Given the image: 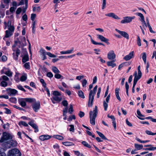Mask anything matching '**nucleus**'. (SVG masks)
Listing matches in <instances>:
<instances>
[{
    "mask_svg": "<svg viewBox=\"0 0 156 156\" xmlns=\"http://www.w3.org/2000/svg\"><path fill=\"white\" fill-rule=\"evenodd\" d=\"M136 140H137V141H138V142L140 143H145L149 142V140H141L140 139L137 137H136Z\"/></svg>",
    "mask_w": 156,
    "mask_h": 156,
    "instance_id": "58836bf2",
    "label": "nucleus"
},
{
    "mask_svg": "<svg viewBox=\"0 0 156 156\" xmlns=\"http://www.w3.org/2000/svg\"><path fill=\"white\" fill-rule=\"evenodd\" d=\"M53 137L59 140H62L64 139L62 136L58 135H54Z\"/></svg>",
    "mask_w": 156,
    "mask_h": 156,
    "instance_id": "72a5a7b5",
    "label": "nucleus"
},
{
    "mask_svg": "<svg viewBox=\"0 0 156 156\" xmlns=\"http://www.w3.org/2000/svg\"><path fill=\"white\" fill-rule=\"evenodd\" d=\"M128 63L127 62H124L121 64H120L118 67V69L120 70L125 65H127V64Z\"/></svg>",
    "mask_w": 156,
    "mask_h": 156,
    "instance_id": "c03bdc74",
    "label": "nucleus"
},
{
    "mask_svg": "<svg viewBox=\"0 0 156 156\" xmlns=\"http://www.w3.org/2000/svg\"><path fill=\"white\" fill-rule=\"evenodd\" d=\"M137 44L139 46H140L141 45V40L139 36H137Z\"/></svg>",
    "mask_w": 156,
    "mask_h": 156,
    "instance_id": "3c124183",
    "label": "nucleus"
},
{
    "mask_svg": "<svg viewBox=\"0 0 156 156\" xmlns=\"http://www.w3.org/2000/svg\"><path fill=\"white\" fill-rule=\"evenodd\" d=\"M120 90V89L119 88H116L115 89V94L116 97L117 98L119 101H121V98L119 95V92Z\"/></svg>",
    "mask_w": 156,
    "mask_h": 156,
    "instance_id": "b1692460",
    "label": "nucleus"
},
{
    "mask_svg": "<svg viewBox=\"0 0 156 156\" xmlns=\"http://www.w3.org/2000/svg\"><path fill=\"white\" fill-rule=\"evenodd\" d=\"M55 78L57 79H59L62 78L63 79V77L60 74L58 73H57L55 75Z\"/></svg>",
    "mask_w": 156,
    "mask_h": 156,
    "instance_id": "a18cd8bd",
    "label": "nucleus"
},
{
    "mask_svg": "<svg viewBox=\"0 0 156 156\" xmlns=\"http://www.w3.org/2000/svg\"><path fill=\"white\" fill-rule=\"evenodd\" d=\"M9 100L10 102H11L12 103H15L16 102V98H13V97H12V98H10L9 99Z\"/></svg>",
    "mask_w": 156,
    "mask_h": 156,
    "instance_id": "09e8293b",
    "label": "nucleus"
},
{
    "mask_svg": "<svg viewBox=\"0 0 156 156\" xmlns=\"http://www.w3.org/2000/svg\"><path fill=\"white\" fill-rule=\"evenodd\" d=\"M15 52H16V56H15V58H16V60H17L18 59L19 55L20 54V51L18 48H16L15 49Z\"/></svg>",
    "mask_w": 156,
    "mask_h": 156,
    "instance_id": "a878e982",
    "label": "nucleus"
},
{
    "mask_svg": "<svg viewBox=\"0 0 156 156\" xmlns=\"http://www.w3.org/2000/svg\"><path fill=\"white\" fill-rule=\"evenodd\" d=\"M12 136L11 135L7 133L4 132L3 133V136L0 140V142H3L5 140L12 139Z\"/></svg>",
    "mask_w": 156,
    "mask_h": 156,
    "instance_id": "0eeeda50",
    "label": "nucleus"
},
{
    "mask_svg": "<svg viewBox=\"0 0 156 156\" xmlns=\"http://www.w3.org/2000/svg\"><path fill=\"white\" fill-rule=\"evenodd\" d=\"M62 104L64 106L67 107L68 105V103L67 101L64 100L62 102Z\"/></svg>",
    "mask_w": 156,
    "mask_h": 156,
    "instance_id": "69168bd1",
    "label": "nucleus"
},
{
    "mask_svg": "<svg viewBox=\"0 0 156 156\" xmlns=\"http://www.w3.org/2000/svg\"><path fill=\"white\" fill-rule=\"evenodd\" d=\"M98 114V107L95 106L94 109L93 111H91L90 112V123L94 125L95 124V120Z\"/></svg>",
    "mask_w": 156,
    "mask_h": 156,
    "instance_id": "7ed1b4c3",
    "label": "nucleus"
},
{
    "mask_svg": "<svg viewBox=\"0 0 156 156\" xmlns=\"http://www.w3.org/2000/svg\"><path fill=\"white\" fill-rule=\"evenodd\" d=\"M25 99L26 102L29 103H33L36 101V100L34 98H26Z\"/></svg>",
    "mask_w": 156,
    "mask_h": 156,
    "instance_id": "f704fd0d",
    "label": "nucleus"
},
{
    "mask_svg": "<svg viewBox=\"0 0 156 156\" xmlns=\"http://www.w3.org/2000/svg\"><path fill=\"white\" fill-rule=\"evenodd\" d=\"M134 146L136 150H139L143 149L142 145L138 144H134Z\"/></svg>",
    "mask_w": 156,
    "mask_h": 156,
    "instance_id": "bb28decb",
    "label": "nucleus"
},
{
    "mask_svg": "<svg viewBox=\"0 0 156 156\" xmlns=\"http://www.w3.org/2000/svg\"><path fill=\"white\" fill-rule=\"evenodd\" d=\"M25 55L23 56L22 61L23 63H25L29 60V56L26 51H25Z\"/></svg>",
    "mask_w": 156,
    "mask_h": 156,
    "instance_id": "6ab92c4d",
    "label": "nucleus"
},
{
    "mask_svg": "<svg viewBox=\"0 0 156 156\" xmlns=\"http://www.w3.org/2000/svg\"><path fill=\"white\" fill-rule=\"evenodd\" d=\"M69 126L70 127L69 129V131H72L73 132H74V126L73 125H69Z\"/></svg>",
    "mask_w": 156,
    "mask_h": 156,
    "instance_id": "0e129e2a",
    "label": "nucleus"
},
{
    "mask_svg": "<svg viewBox=\"0 0 156 156\" xmlns=\"http://www.w3.org/2000/svg\"><path fill=\"white\" fill-rule=\"evenodd\" d=\"M9 81V79L7 76L5 75L2 76L0 78V85L2 87H6L8 85L7 82Z\"/></svg>",
    "mask_w": 156,
    "mask_h": 156,
    "instance_id": "423d86ee",
    "label": "nucleus"
},
{
    "mask_svg": "<svg viewBox=\"0 0 156 156\" xmlns=\"http://www.w3.org/2000/svg\"><path fill=\"white\" fill-rule=\"evenodd\" d=\"M27 79V77L23 75L20 78V81H24Z\"/></svg>",
    "mask_w": 156,
    "mask_h": 156,
    "instance_id": "bf43d9fd",
    "label": "nucleus"
},
{
    "mask_svg": "<svg viewBox=\"0 0 156 156\" xmlns=\"http://www.w3.org/2000/svg\"><path fill=\"white\" fill-rule=\"evenodd\" d=\"M6 91L7 94L11 96H15L18 93V91L16 90L11 88H7Z\"/></svg>",
    "mask_w": 156,
    "mask_h": 156,
    "instance_id": "6e6552de",
    "label": "nucleus"
},
{
    "mask_svg": "<svg viewBox=\"0 0 156 156\" xmlns=\"http://www.w3.org/2000/svg\"><path fill=\"white\" fill-rule=\"evenodd\" d=\"M135 18L134 16H126L123 17V19L121 21V23H128L131 22L132 20Z\"/></svg>",
    "mask_w": 156,
    "mask_h": 156,
    "instance_id": "9d476101",
    "label": "nucleus"
},
{
    "mask_svg": "<svg viewBox=\"0 0 156 156\" xmlns=\"http://www.w3.org/2000/svg\"><path fill=\"white\" fill-rule=\"evenodd\" d=\"M53 96L51 98L52 103L53 104L60 102L62 99V96L61 94L57 91H53Z\"/></svg>",
    "mask_w": 156,
    "mask_h": 156,
    "instance_id": "20e7f679",
    "label": "nucleus"
},
{
    "mask_svg": "<svg viewBox=\"0 0 156 156\" xmlns=\"http://www.w3.org/2000/svg\"><path fill=\"white\" fill-rule=\"evenodd\" d=\"M52 136L48 135H42L40 136L39 139L41 141L48 140L51 138Z\"/></svg>",
    "mask_w": 156,
    "mask_h": 156,
    "instance_id": "a211bd4d",
    "label": "nucleus"
},
{
    "mask_svg": "<svg viewBox=\"0 0 156 156\" xmlns=\"http://www.w3.org/2000/svg\"><path fill=\"white\" fill-rule=\"evenodd\" d=\"M82 144L85 146L89 148L91 147V146L90 145L88 144L85 141H82Z\"/></svg>",
    "mask_w": 156,
    "mask_h": 156,
    "instance_id": "ea45409f",
    "label": "nucleus"
},
{
    "mask_svg": "<svg viewBox=\"0 0 156 156\" xmlns=\"http://www.w3.org/2000/svg\"><path fill=\"white\" fill-rule=\"evenodd\" d=\"M52 71L55 73H60V72L59 70L56 66H53L52 67Z\"/></svg>",
    "mask_w": 156,
    "mask_h": 156,
    "instance_id": "473e14b6",
    "label": "nucleus"
},
{
    "mask_svg": "<svg viewBox=\"0 0 156 156\" xmlns=\"http://www.w3.org/2000/svg\"><path fill=\"white\" fill-rule=\"evenodd\" d=\"M18 124L21 127H22V126L25 127H27L28 126V124L26 122L23 121L19 122Z\"/></svg>",
    "mask_w": 156,
    "mask_h": 156,
    "instance_id": "c756f323",
    "label": "nucleus"
},
{
    "mask_svg": "<svg viewBox=\"0 0 156 156\" xmlns=\"http://www.w3.org/2000/svg\"><path fill=\"white\" fill-rule=\"evenodd\" d=\"M136 14L140 17L141 19L140 21L143 23L142 26L145 29V27H147V25L146 23L144 20V17L142 14L140 12H137L136 13Z\"/></svg>",
    "mask_w": 156,
    "mask_h": 156,
    "instance_id": "9b49d317",
    "label": "nucleus"
},
{
    "mask_svg": "<svg viewBox=\"0 0 156 156\" xmlns=\"http://www.w3.org/2000/svg\"><path fill=\"white\" fill-rule=\"evenodd\" d=\"M40 52L43 57L42 60H44L46 59L47 57L46 55H47V52L43 48H41L40 49Z\"/></svg>",
    "mask_w": 156,
    "mask_h": 156,
    "instance_id": "412c9836",
    "label": "nucleus"
},
{
    "mask_svg": "<svg viewBox=\"0 0 156 156\" xmlns=\"http://www.w3.org/2000/svg\"><path fill=\"white\" fill-rule=\"evenodd\" d=\"M98 88V86H95L93 89V90L90 91L89 95V100L88 101V106L92 107L93 103L94 96L96 94Z\"/></svg>",
    "mask_w": 156,
    "mask_h": 156,
    "instance_id": "f03ea898",
    "label": "nucleus"
},
{
    "mask_svg": "<svg viewBox=\"0 0 156 156\" xmlns=\"http://www.w3.org/2000/svg\"><path fill=\"white\" fill-rule=\"evenodd\" d=\"M7 60V57L5 55H3L1 58L0 60L2 62H5Z\"/></svg>",
    "mask_w": 156,
    "mask_h": 156,
    "instance_id": "052dcab7",
    "label": "nucleus"
},
{
    "mask_svg": "<svg viewBox=\"0 0 156 156\" xmlns=\"http://www.w3.org/2000/svg\"><path fill=\"white\" fill-rule=\"evenodd\" d=\"M22 11V9L20 7L18 8L16 11V13L17 14H20Z\"/></svg>",
    "mask_w": 156,
    "mask_h": 156,
    "instance_id": "338daca9",
    "label": "nucleus"
},
{
    "mask_svg": "<svg viewBox=\"0 0 156 156\" xmlns=\"http://www.w3.org/2000/svg\"><path fill=\"white\" fill-rule=\"evenodd\" d=\"M47 76L48 77L50 78H52L53 76V74L51 72H48L47 73Z\"/></svg>",
    "mask_w": 156,
    "mask_h": 156,
    "instance_id": "e2e57ef3",
    "label": "nucleus"
},
{
    "mask_svg": "<svg viewBox=\"0 0 156 156\" xmlns=\"http://www.w3.org/2000/svg\"><path fill=\"white\" fill-rule=\"evenodd\" d=\"M21 153L20 151L17 148H14L9 150L7 153V156H21Z\"/></svg>",
    "mask_w": 156,
    "mask_h": 156,
    "instance_id": "39448f33",
    "label": "nucleus"
},
{
    "mask_svg": "<svg viewBox=\"0 0 156 156\" xmlns=\"http://www.w3.org/2000/svg\"><path fill=\"white\" fill-rule=\"evenodd\" d=\"M24 66L25 68L26 69H30V63L29 62L25 63Z\"/></svg>",
    "mask_w": 156,
    "mask_h": 156,
    "instance_id": "8fccbe9b",
    "label": "nucleus"
},
{
    "mask_svg": "<svg viewBox=\"0 0 156 156\" xmlns=\"http://www.w3.org/2000/svg\"><path fill=\"white\" fill-rule=\"evenodd\" d=\"M18 101L19 103L22 107H24L26 105V101L25 98H19L18 100Z\"/></svg>",
    "mask_w": 156,
    "mask_h": 156,
    "instance_id": "2eb2a0df",
    "label": "nucleus"
},
{
    "mask_svg": "<svg viewBox=\"0 0 156 156\" xmlns=\"http://www.w3.org/2000/svg\"><path fill=\"white\" fill-rule=\"evenodd\" d=\"M115 30L120 34L122 36L125 38L128 39L129 38V36L127 32L125 31H121L118 29H115Z\"/></svg>",
    "mask_w": 156,
    "mask_h": 156,
    "instance_id": "4468645a",
    "label": "nucleus"
},
{
    "mask_svg": "<svg viewBox=\"0 0 156 156\" xmlns=\"http://www.w3.org/2000/svg\"><path fill=\"white\" fill-rule=\"evenodd\" d=\"M145 133L147 134L148 135H154V133H153L151 131L148 130H146L145 131Z\"/></svg>",
    "mask_w": 156,
    "mask_h": 156,
    "instance_id": "13d9d810",
    "label": "nucleus"
},
{
    "mask_svg": "<svg viewBox=\"0 0 156 156\" xmlns=\"http://www.w3.org/2000/svg\"><path fill=\"white\" fill-rule=\"evenodd\" d=\"M138 75H137V73L136 71H135L134 73V78L138 80L140 79L142 76V73L140 70V66H139L138 68Z\"/></svg>",
    "mask_w": 156,
    "mask_h": 156,
    "instance_id": "f8f14e48",
    "label": "nucleus"
},
{
    "mask_svg": "<svg viewBox=\"0 0 156 156\" xmlns=\"http://www.w3.org/2000/svg\"><path fill=\"white\" fill-rule=\"evenodd\" d=\"M74 48L72 47L70 50H68L66 51L67 54H70L73 52L74 51Z\"/></svg>",
    "mask_w": 156,
    "mask_h": 156,
    "instance_id": "4d7b16f0",
    "label": "nucleus"
},
{
    "mask_svg": "<svg viewBox=\"0 0 156 156\" xmlns=\"http://www.w3.org/2000/svg\"><path fill=\"white\" fill-rule=\"evenodd\" d=\"M138 80L137 79H136V78H134V80H133V87L132 89V92L133 93H134L135 92V87L136 85V84L137 83V82L138 81V80Z\"/></svg>",
    "mask_w": 156,
    "mask_h": 156,
    "instance_id": "7c9ffc66",
    "label": "nucleus"
},
{
    "mask_svg": "<svg viewBox=\"0 0 156 156\" xmlns=\"http://www.w3.org/2000/svg\"><path fill=\"white\" fill-rule=\"evenodd\" d=\"M133 55V51H132L130 52L129 54L125 56L123 59L126 61H128L131 59Z\"/></svg>",
    "mask_w": 156,
    "mask_h": 156,
    "instance_id": "4be33fe9",
    "label": "nucleus"
},
{
    "mask_svg": "<svg viewBox=\"0 0 156 156\" xmlns=\"http://www.w3.org/2000/svg\"><path fill=\"white\" fill-rule=\"evenodd\" d=\"M108 104L107 103H106V101H104L103 102V106L104 108V110L105 111H107V108L108 107Z\"/></svg>",
    "mask_w": 156,
    "mask_h": 156,
    "instance_id": "a19ab883",
    "label": "nucleus"
},
{
    "mask_svg": "<svg viewBox=\"0 0 156 156\" xmlns=\"http://www.w3.org/2000/svg\"><path fill=\"white\" fill-rule=\"evenodd\" d=\"M28 124L34 128L35 130L34 132L36 133L38 131V127L37 125L34 123L33 121H31L28 122Z\"/></svg>",
    "mask_w": 156,
    "mask_h": 156,
    "instance_id": "dca6fc26",
    "label": "nucleus"
},
{
    "mask_svg": "<svg viewBox=\"0 0 156 156\" xmlns=\"http://www.w3.org/2000/svg\"><path fill=\"white\" fill-rule=\"evenodd\" d=\"M115 61V60L108 62L107 63V65L108 66H112V68H113L116 66V64L114 63Z\"/></svg>",
    "mask_w": 156,
    "mask_h": 156,
    "instance_id": "5701e85b",
    "label": "nucleus"
},
{
    "mask_svg": "<svg viewBox=\"0 0 156 156\" xmlns=\"http://www.w3.org/2000/svg\"><path fill=\"white\" fill-rule=\"evenodd\" d=\"M108 58L109 60H113L115 58V55L113 50L110 51L108 54Z\"/></svg>",
    "mask_w": 156,
    "mask_h": 156,
    "instance_id": "ddd939ff",
    "label": "nucleus"
},
{
    "mask_svg": "<svg viewBox=\"0 0 156 156\" xmlns=\"http://www.w3.org/2000/svg\"><path fill=\"white\" fill-rule=\"evenodd\" d=\"M62 143L63 145L66 146H69L74 145V144L73 143L70 142H63Z\"/></svg>",
    "mask_w": 156,
    "mask_h": 156,
    "instance_id": "cd10ccee",
    "label": "nucleus"
},
{
    "mask_svg": "<svg viewBox=\"0 0 156 156\" xmlns=\"http://www.w3.org/2000/svg\"><path fill=\"white\" fill-rule=\"evenodd\" d=\"M36 15L35 14L32 13L31 15V19L32 21L34 20L35 18Z\"/></svg>",
    "mask_w": 156,
    "mask_h": 156,
    "instance_id": "774afa93",
    "label": "nucleus"
},
{
    "mask_svg": "<svg viewBox=\"0 0 156 156\" xmlns=\"http://www.w3.org/2000/svg\"><path fill=\"white\" fill-rule=\"evenodd\" d=\"M17 87L20 90H22L24 92H26V91L25 90L23 87L20 85H18L17 86Z\"/></svg>",
    "mask_w": 156,
    "mask_h": 156,
    "instance_id": "864d4df0",
    "label": "nucleus"
},
{
    "mask_svg": "<svg viewBox=\"0 0 156 156\" xmlns=\"http://www.w3.org/2000/svg\"><path fill=\"white\" fill-rule=\"evenodd\" d=\"M41 105L40 102L39 101H35L32 104V107L34 111L35 112L38 111L40 108Z\"/></svg>",
    "mask_w": 156,
    "mask_h": 156,
    "instance_id": "1a4fd4ad",
    "label": "nucleus"
},
{
    "mask_svg": "<svg viewBox=\"0 0 156 156\" xmlns=\"http://www.w3.org/2000/svg\"><path fill=\"white\" fill-rule=\"evenodd\" d=\"M73 112V106L72 105H70L69 108V112L70 114H72Z\"/></svg>",
    "mask_w": 156,
    "mask_h": 156,
    "instance_id": "49530a36",
    "label": "nucleus"
},
{
    "mask_svg": "<svg viewBox=\"0 0 156 156\" xmlns=\"http://www.w3.org/2000/svg\"><path fill=\"white\" fill-rule=\"evenodd\" d=\"M142 59L145 63L146 62V55L145 53L144 52L142 53Z\"/></svg>",
    "mask_w": 156,
    "mask_h": 156,
    "instance_id": "79ce46f5",
    "label": "nucleus"
},
{
    "mask_svg": "<svg viewBox=\"0 0 156 156\" xmlns=\"http://www.w3.org/2000/svg\"><path fill=\"white\" fill-rule=\"evenodd\" d=\"M87 83V82L86 79H84L82 82V86L83 87H86V85Z\"/></svg>",
    "mask_w": 156,
    "mask_h": 156,
    "instance_id": "37998d69",
    "label": "nucleus"
},
{
    "mask_svg": "<svg viewBox=\"0 0 156 156\" xmlns=\"http://www.w3.org/2000/svg\"><path fill=\"white\" fill-rule=\"evenodd\" d=\"M4 73L10 77H11L12 76L13 73L9 69H8L7 71L4 72Z\"/></svg>",
    "mask_w": 156,
    "mask_h": 156,
    "instance_id": "c85d7f7f",
    "label": "nucleus"
},
{
    "mask_svg": "<svg viewBox=\"0 0 156 156\" xmlns=\"http://www.w3.org/2000/svg\"><path fill=\"white\" fill-rule=\"evenodd\" d=\"M0 156H7L4 152V149L0 147Z\"/></svg>",
    "mask_w": 156,
    "mask_h": 156,
    "instance_id": "c9c22d12",
    "label": "nucleus"
},
{
    "mask_svg": "<svg viewBox=\"0 0 156 156\" xmlns=\"http://www.w3.org/2000/svg\"><path fill=\"white\" fill-rule=\"evenodd\" d=\"M101 91V87H99L98 88V92L97 93V98H98L100 97V94Z\"/></svg>",
    "mask_w": 156,
    "mask_h": 156,
    "instance_id": "680f3d73",
    "label": "nucleus"
},
{
    "mask_svg": "<svg viewBox=\"0 0 156 156\" xmlns=\"http://www.w3.org/2000/svg\"><path fill=\"white\" fill-rule=\"evenodd\" d=\"M40 82L42 83L43 87H45L46 86V84L44 82V79H41L40 80Z\"/></svg>",
    "mask_w": 156,
    "mask_h": 156,
    "instance_id": "5fc2aeb1",
    "label": "nucleus"
},
{
    "mask_svg": "<svg viewBox=\"0 0 156 156\" xmlns=\"http://www.w3.org/2000/svg\"><path fill=\"white\" fill-rule=\"evenodd\" d=\"M76 119V117L74 115H73L71 116H69V117L68 119V120L69 121H70L72 120L73 119Z\"/></svg>",
    "mask_w": 156,
    "mask_h": 156,
    "instance_id": "de8ad7c7",
    "label": "nucleus"
},
{
    "mask_svg": "<svg viewBox=\"0 0 156 156\" xmlns=\"http://www.w3.org/2000/svg\"><path fill=\"white\" fill-rule=\"evenodd\" d=\"M8 142L9 144L12 146H15L17 144L16 141L13 140H9V141H8Z\"/></svg>",
    "mask_w": 156,
    "mask_h": 156,
    "instance_id": "393cba45",
    "label": "nucleus"
},
{
    "mask_svg": "<svg viewBox=\"0 0 156 156\" xmlns=\"http://www.w3.org/2000/svg\"><path fill=\"white\" fill-rule=\"evenodd\" d=\"M78 95L80 97L82 98H85V96L83 93L82 90L79 91L78 92Z\"/></svg>",
    "mask_w": 156,
    "mask_h": 156,
    "instance_id": "4c0bfd02",
    "label": "nucleus"
},
{
    "mask_svg": "<svg viewBox=\"0 0 156 156\" xmlns=\"http://www.w3.org/2000/svg\"><path fill=\"white\" fill-rule=\"evenodd\" d=\"M97 36L98 38L101 41L105 42L107 44L108 43V39L101 35L98 34Z\"/></svg>",
    "mask_w": 156,
    "mask_h": 156,
    "instance_id": "f3484780",
    "label": "nucleus"
},
{
    "mask_svg": "<svg viewBox=\"0 0 156 156\" xmlns=\"http://www.w3.org/2000/svg\"><path fill=\"white\" fill-rule=\"evenodd\" d=\"M96 133L98 134V135L102 139L104 140H107V138L105 137L104 135L102 133L98 131H96Z\"/></svg>",
    "mask_w": 156,
    "mask_h": 156,
    "instance_id": "2f4dec72",
    "label": "nucleus"
},
{
    "mask_svg": "<svg viewBox=\"0 0 156 156\" xmlns=\"http://www.w3.org/2000/svg\"><path fill=\"white\" fill-rule=\"evenodd\" d=\"M47 55L49 57L51 58H55L56 57V55L53 54L49 52H47Z\"/></svg>",
    "mask_w": 156,
    "mask_h": 156,
    "instance_id": "603ef678",
    "label": "nucleus"
},
{
    "mask_svg": "<svg viewBox=\"0 0 156 156\" xmlns=\"http://www.w3.org/2000/svg\"><path fill=\"white\" fill-rule=\"evenodd\" d=\"M137 117L141 120H144L145 119H150L152 121V119H153V118L151 116H149L146 117V118H143L140 117H139L137 116Z\"/></svg>",
    "mask_w": 156,
    "mask_h": 156,
    "instance_id": "6e6d98bb",
    "label": "nucleus"
},
{
    "mask_svg": "<svg viewBox=\"0 0 156 156\" xmlns=\"http://www.w3.org/2000/svg\"><path fill=\"white\" fill-rule=\"evenodd\" d=\"M145 147H150V148H143V149L144 150H149V151H152V146L151 145H145L144 146Z\"/></svg>",
    "mask_w": 156,
    "mask_h": 156,
    "instance_id": "e433bc0d",
    "label": "nucleus"
},
{
    "mask_svg": "<svg viewBox=\"0 0 156 156\" xmlns=\"http://www.w3.org/2000/svg\"><path fill=\"white\" fill-rule=\"evenodd\" d=\"M105 16L112 17L115 19L119 20L120 18L114 13L111 12L105 14Z\"/></svg>",
    "mask_w": 156,
    "mask_h": 156,
    "instance_id": "aec40b11",
    "label": "nucleus"
},
{
    "mask_svg": "<svg viewBox=\"0 0 156 156\" xmlns=\"http://www.w3.org/2000/svg\"><path fill=\"white\" fill-rule=\"evenodd\" d=\"M4 24L5 25L4 29H6L7 27L8 29V30L5 31V35L3 38L4 41H6V38L10 37L13 35L15 30V27L13 25H11V22L10 21H9L8 23L5 22Z\"/></svg>",
    "mask_w": 156,
    "mask_h": 156,
    "instance_id": "f257e3e1",
    "label": "nucleus"
}]
</instances>
